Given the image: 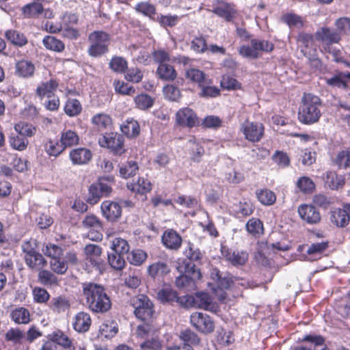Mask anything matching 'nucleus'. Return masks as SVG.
Masks as SVG:
<instances>
[{"instance_id":"603ef678","label":"nucleus","mask_w":350,"mask_h":350,"mask_svg":"<svg viewBox=\"0 0 350 350\" xmlns=\"http://www.w3.org/2000/svg\"><path fill=\"white\" fill-rule=\"evenodd\" d=\"M43 6L38 2H33L22 8V13L25 18H38L42 13Z\"/></svg>"},{"instance_id":"4d7b16f0","label":"nucleus","mask_w":350,"mask_h":350,"mask_svg":"<svg viewBox=\"0 0 350 350\" xmlns=\"http://www.w3.org/2000/svg\"><path fill=\"white\" fill-rule=\"evenodd\" d=\"M65 148L59 140L49 139L45 145V150L49 156L57 157L65 151Z\"/></svg>"},{"instance_id":"cd10ccee","label":"nucleus","mask_w":350,"mask_h":350,"mask_svg":"<svg viewBox=\"0 0 350 350\" xmlns=\"http://www.w3.org/2000/svg\"><path fill=\"white\" fill-rule=\"evenodd\" d=\"M49 308L55 313H64L70 310V301L66 295H60L51 299Z\"/></svg>"},{"instance_id":"393cba45","label":"nucleus","mask_w":350,"mask_h":350,"mask_svg":"<svg viewBox=\"0 0 350 350\" xmlns=\"http://www.w3.org/2000/svg\"><path fill=\"white\" fill-rule=\"evenodd\" d=\"M92 324L90 315L85 312H79L73 318L74 329L79 333H85L90 329Z\"/></svg>"},{"instance_id":"5701e85b","label":"nucleus","mask_w":350,"mask_h":350,"mask_svg":"<svg viewBox=\"0 0 350 350\" xmlns=\"http://www.w3.org/2000/svg\"><path fill=\"white\" fill-rule=\"evenodd\" d=\"M59 87V81L51 78L47 81L41 82L36 88L35 94L37 97L42 100L44 97L51 98Z\"/></svg>"},{"instance_id":"4be33fe9","label":"nucleus","mask_w":350,"mask_h":350,"mask_svg":"<svg viewBox=\"0 0 350 350\" xmlns=\"http://www.w3.org/2000/svg\"><path fill=\"white\" fill-rule=\"evenodd\" d=\"M161 242L165 248L177 251L181 247L183 239L175 230L171 228L163 232Z\"/></svg>"},{"instance_id":"c9c22d12","label":"nucleus","mask_w":350,"mask_h":350,"mask_svg":"<svg viewBox=\"0 0 350 350\" xmlns=\"http://www.w3.org/2000/svg\"><path fill=\"white\" fill-rule=\"evenodd\" d=\"M138 170V163L135 161L129 160L119 164V173L122 178L127 179L133 177Z\"/></svg>"},{"instance_id":"b1692460","label":"nucleus","mask_w":350,"mask_h":350,"mask_svg":"<svg viewBox=\"0 0 350 350\" xmlns=\"http://www.w3.org/2000/svg\"><path fill=\"white\" fill-rule=\"evenodd\" d=\"M148 275L153 279H163L170 272V269L165 261H157L150 264L147 268Z\"/></svg>"},{"instance_id":"774afa93","label":"nucleus","mask_w":350,"mask_h":350,"mask_svg":"<svg viewBox=\"0 0 350 350\" xmlns=\"http://www.w3.org/2000/svg\"><path fill=\"white\" fill-rule=\"evenodd\" d=\"M190 47L196 53H204L208 50L206 37L203 35L194 37L191 42Z\"/></svg>"},{"instance_id":"f257e3e1","label":"nucleus","mask_w":350,"mask_h":350,"mask_svg":"<svg viewBox=\"0 0 350 350\" xmlns=\"http://www.w3.org/2000/svg\"><path fill=\"white\" fill-rule=\"evenodd\" d=\"M82 288L86 305L92 312L103 314L110 310L111 300L103 286L94 282H85Z\"/></svg>"},{"instance_id":"9b49d317","label":"nucleus","mask_w":350,"mask_h":350,"mask_svg":"<svg viewBox=\"0 0 350 350\" xmlns=\"http://www.w3.org/2000/svg\"><path fill=\"white\" fill-rule=\"evenodd\" d=\"M240 129L245 139L253 144L261 141L265 135V126L260 122L245 120Z\"/></svg>"},{"instance_id":"bb28decb","label":"nucleus","mask_w":350,"mask_h":350,"mask_svg":"<svg viewBox=\"0 0 350 350\" xmlns=\"http://www.w3.org/2000/svg\"><path fill=\"white\" fill-rule=\"evenodd\" d=\"M35 70V65L31 61L21 59L16 63L15 73L19 77L31 78L34 75Z\"/></svg>"},{"instance_id":"dca6fc26","label":"nucleus","mask_w":350,"mask_h":350,"mask_svg":"<svg viewBox=\"0 0 350 350\" xmlns=\"http://www.w3.org/2000/svg\"><path fill=\"white\" fill-rule=\"evenodd\" d=\"M211 12L226 22L232 21L237 13L234 3L219 0L213 5Z\"/></svg>"},{"instance_id":"9d476101","label":"nucleus","mask_w":350,"mask_h":350,"mask_svg":"<svg viewBox=\"0 0 350 350\" xmlns=\"http://www.w3.org/2000/svg\"><path fill=\"white\" fill-rule=\"evenodd\" d=\"M79 18L76 14L66 12L63 15L60 26L64 38L73 40L80 37L79 31L76 27Z\"/></svg>"},{"instance_id":"f3484780","label":"nucleus","mask_w":350,"mask_h":350,"mask_svg":"<svg viewBox=\"0 0 350 350\" xmlns=\"http://www.w3.org/2000/svg\"><path fill=\"white\" fill-rule=\"evenodd\" d=\"M186 295L178 296L176 291L172 288H163L157 293V299L163 304L174 305L177 304L179 306L185 308V299Z\"/></svg>"},{"instance_id":"c756f323","label":"nucleus","mask_w":350,"mask_h":350,"mask_svg":"<svg viewBox=\"0 0 350 350\" xmlns=\"http://www.w3.org/2000/svg\"><path fill=\"white\" fill-rule=\"evenodd\" d=\"M222 254L226 260L234 266L243 265L248 259L247 253L243 251H232L227 249L226 250H222Z\"/></svg>"},{"instance_id":"49530a36","label":"nucleus","mask_w":350,"mask_h":350,"mask_svg":"<svg viewBox=\"0 0 350 350\" xmlns=\"http://www.w3.org/2000/svg\"><path fill=\"white\" fill-rule=\"evenodd\" d=\"M331 221L338 227H344L349 224V216L347 210L345 209L336 208L332 211Z\"/></svg>"},{"instance_id":"4c0bfd02","label":"nucleus","mask_w":350,"mask_h":350,"mask_svg":"<svg viewBox=\"0 0 350 350\" xmlns=\"http://www.w3.org/2000/svg\"><path fill=\"white\" fill-rule=\"evenodd\" d=\"M118 332V326L113 319L105 320L99 327V333L106 338L114 337Z\"/></svg>"},{"instance_id":"0eeeda50","label":"nucleus","mask_w":350,"mask_h":350,"mask_svg":"<svg viewBox=\"0 0 350 350\" xmlns=\"http://www.w3.org/2000/svg\"><path fill=\"white\" fill-rule=\"evenodd\" d=\"M90 46L88 53L93 57H100L109 51L110 36L108 33L96 30L90 33L88 36Z\"/></svg>"},{"instance_id":"a211bd4d","label":"nucleus","mask_w":350,"mask_h":350,"mask_svg":"<svg viewBox=\"0 0 350 350\" xmlns=\"http://www.w3.org/2000/svg\"><path fill=\"white\" fill-rule=\"evenodd\" d=\"M297 211L300 218L308 224H317L321 221V213L314 205L302 204L298 206Z\"/></svg>"},{"instance_id":"864d4df0","label":"nucleus","mask_w":350,"mask_h":350,"mask_svg":"<svg viewBox=\"0 0 350 350\" xmlns=\"http://www.w3.org/2000/svg\"><path fill=\"white\" fill-rule=\"evenodd\" d=\"M109 68L114 72L125 73L128 68V62L120 56H113L109 63Z\"/></svg>"},{"instance_id":"f8f14e48","label":"nucleus","mask_w":350,"mask_h":350,"mask_svg":"<svg viewBox=\"0 0 350 350\" xmlns=\"http://www.w3.org/2000/svg\"><path fill=\"white\" fill-rule=\"evenodd\" d=\"M175 125L192 129L200 125L197 113L191 108L185 107L178 109L175 114Z\"/></svg>"},{"instance_id":"0e129e2a","label":"nucleus","mask_w":350,"mask_h":350,"mask_svg":"<svg viewBox=\"0 0 350 350\" xmlns=\"http://www.w3.org/2000/svg\"><path fill=\"white\" fill-rule=\"evenodd\" d=\"M113 86L116 92L119 94L132 96L135 94V88L124 81L114 80Z\"/></svg>"},{"instance_id":"a19ab883","label":"nucleus","mask_w":350,"mask_h":350,"mask_svg":"<svg viewBox=\"0 0 350 350\" xmlns=\"http://www.w3.org/2000/svg\"><path fill=\"white\" fill-rule=\"evenodd\" d=\"M324 180L326 187L332 190L338 189L345 185V179L333 171L327 172Z\"/></svg>"},{"instance_id":"58836bf2","label":"nucleus","mask_w":350,"mask_h":350,"mask_svg":"<svg viewBox=\"0 0 350 350\" xmlns=\"http://www.w3.org/2000/svg\"><path fill=\"white\" fill-rule=\"evenodd\" d=\"M91 122L98 130L109 129L113 124L111 116L104 113L94 115L92 118Z\"/></svg>"},{"instance_id":"e433bc0d","label":"nucleus","mask_w":350,"mask_h":350,"mask_svg":"<svg viewBox=\"0 0 350 350\" xmlns=\"http://www.w3.org/2000/svg\"><path fill=\"white\" fill-rule=\"evenodd\" d=\"M27 265L33 270L39 271L47 265L46 260L38 252L25 258Z\"/></svg>"},{"instance_id":"7c9ffc66","label":"nucleus","mask_w":350,"mask_h":350,"mask_svg":"<svg viewBox=\"0 0 350 350\" xmlns=\"http://www.w3.org/2000/svg\"><path fill=\"white\" fill-rule=\"evenodd\" d=\"M185 77L190 82L197 84L199 88L203 85V83L211 82V79L202 70L194 68L186 70Z\"/></svg>"},{"instance_id":"2eb2a0df","label":"nucleus","mask_w":350,"mask_h":350,"mask_svg":"<svg viewBox=\"0 0 350 350\" xmlns=\"http://www.w3.org/2000/svg\"><path fill=\"white\" fill-rule=\"evenodd\" d=\"M338 31L327 26L319 27L314 33L315 38L322 44L324 47L330 46L334 44H339L342 40V36Z\"/></svg>"},{"instance_id":"2f4dec72","label":"nucleus","mask_w":350,"mask_h":350,"mask_svg":"<svg viewBox=\"0 0 350 350\" xmlns=\"http://www.w3.org/2000/svg\"><path fill=\"white\" fill-rule=\"evenodd\" d=\"M38 281L42 285L47 287L57 286L59 283L58 278L52 271L43 269L39 270Z\"/></svg>"},{"instance_id":"680f3d73","label":"nucleus","mask_w":350,"mask_h":350,"mask_svg":"<svg viewBox=\"0 0 350 350\" xmlns=\"http://www.w3.org/2000/svg\"><path fill=\"white\" fill-rule=\"evenodd\" d=\"M179 337L183 342V345H191L193 347L199 345L200 342V338L190 329H186L180 332Z\"/></svg>"},{"instance_id":"e2e57ef3","label":"nucleus","mask_w":350,"mask_h":350,"mask_svg":"<svg viewBox=\"0 0 350 350\" xmlns=\"http://www.w3.org/2000/svg\"><path fill=\"white\" fill-rule=\"evenodd\" d=\"M183 269V273L191 277L193 280H199L202 278L200 269L191 261H183V266L180 267Z\"/></svg>"},{"instance_id":"bf43d9fd","label":"nucleus","mask_w":350,"mask_h":350,"mask_svg":"<svg viewBox=\"0 0 350 350\" xmlns=\"http://www.w3.org/2000/svg\"><path fill=\"white\" fill-rule=\"evenodd\" d=\"M299 340L313 344L314 347L317 348L314 350H329L327 345H325V340L324 337L321 335L308 334L301 339H299Z\"/></svg>"},{"instance_id":"de8ad7c7","label":"nucleus","mask_w":350,"mask_h":350,"mask_svg":"<svg viewBox=\"0 0 350 350\" xmlns=\"http://www.w3.org/2000/svg\"><path fill=\"white\" fill-rule=\"evenodd\" d=\"M42 43L46 49L52 51L61 53L65 49L64 43L53 36H46L42 40Z\"/></svg>"},{"instance_id":"f03ea898","label":"nucleus","mask_w":350,"mask_h":350,"mask_svg":"<svg viewBox=\"0 0 350 350\" xmlns=\"http://www.w3.org/2000/svg\"><path fill=\"white\" fill-rule=\"evenodd\" d=\"M44 254L51 258L50 268L51 271L59 275L66 273L68 265H75L78 263L77 253L75 250H70L64 254L63 249L53 243H48L46 245Z\"/></svg>"},{"instance_id":"79ce46f5","label":"nucleus","mask_w":350,"mask_h":350,"mask_svg":"<svg viewBox=\"0 0 350 350\" xmlns=\"http://www.w3.org/2000/svg\"><path fill=\"white\" fill-rule=\"evenodd\" d=\"M10 317L17 324H27L31 321L30 313L24 307H18L13 310L10 314Z\"/></svg>"},{"instance_id":"8fccbe9b","label":"nucleus","mask_w":350,"mask_h":350,"mask_svg":"<svg viewBox=\"0 0 350 350\" xmlns=\"http://www.w3.org/2000/svg\"><path fill=\"white\" fill-rule=\"evenodd\" d=\"M14 130L18 134L26 137H31L36 133L37 129L33 124L20 121L14 125Z\"/></svg>"},{"instance_id":"39448f33","label":"nucleus","mask_w":350,"mask_h":350,"mask_svg":"<svg viewBox=\"0 0 350 350\" xmlns=\"http://www.w3.org/2000/svg\"><path fill=\"white\" fill-rule=\"evenodd\" d=\"M131 305L134 308L136 318L144 324H152L154 319V305L150 299L144 294H139L131 299Z\"/></svg>"},{"instance_id":"052dcab7","label":"nucleus","mask_w":350,"mask_h":350,"mask_svg":"<svg viewBox=\"0 0 350 350\" xmlns=\"http://www.w3.org/2000/svg\"><path fill=\"white\" fill-rule=\"evenodd\" d=\"M191 145V158L195 162H199L204 154V147L196 141V137L192 136L188 141Z\"/></svg>"},{"instance_id":"c03bdc74","label":"nucleus","mask_w":350,"mask_h":350,"mask_svg":"<svg viewBox=\"0 0 350 350\" xmlns=\"http://www.w3.org/2000/svg\"><path fill=\"white\" fill-rule=\"evenodd\" d=\"M245 228L248 233L255 237H260L264 234L263 223L258 218L250 219L246 223Z\"/></svg>"},{"instance_id":"6ab92c4d","label":"nucleus","mask_w":350,"mask_h":350,"mask_svg":"<svg viewBox=\"0 0 350 350\" xmlns=\"http://www.w3.org/2000/svg\"><path fill=\"white\" fill-rule=\"evenodd\" d=\"M126 187L129 190L135 193V196H140L143 197V200H146L147 193L151 191L152 185L148 179L144 177H139L136 182L128 183Z\"/></svg>"},{"instance_id":"20e7f679","label":"nucleus","mask_w":350,"mask_h":350,"mask_svg":"<svg viewBox=\"0 0 350 350\" xmlns=\"http://www.w3.org/2000/svg\"><path fill=\"white\" fill-rule=\"evenodd\" d=\"M315 40L314 34L305 31L299 32L296 38L297 46L301 53L308 58L310 66L320 69L322 61L318 57V46Z\"/></svg>"},{"instance_id":"ea45409f","label":"nucleus","mask_w":350,"mask_h":350,"mask_svg":"<svg viewBox=\"0 0 350 350\" xmlns=\"http://www.w3.org/2000/svg\"><path fill=\"white\" fill-rule=\"evenodd\" d=\"M52 340L57 344L59 350H75L72 340L66 334L61 331L55 332Z\"/></svg>"},{"instance_id":"473e14b6","label":"nucleus","mask_w":350,"mask_h":350,"mask_svg":"<svg viewBox=\"0 0 350 350\" xmlns=\"http://www.w3.org/2000/svg\"><path fill=\"white\" fill-rule=\"evenodd\" d=\"M59 139L65 149L77 146L80 141L78 133L71 129H64L60 133Z\"/></svg>"},{"instance_id":"7ed1b4c3","label":"nucleus","mask_w":350,"mask_h":350,"mask_svg":"<svg viewBox=\"0 0 350 350\" xmlns=\"http://www.w3.org/2000/svg\"><path fill=\"white\" fill-rule=\"evenodd\" d=\"M322 106L319 96L311 93H304L298 108V120L306 125L317 123L322 116Z\"/></svg>"},{"instance_id":"a18cd8bd","label":"nucleus","mask_w":350,"mask_h":350,"mask_svg":"<svg viewBox=\"0 0 350 350\" xmlns=\"http://www.w3.org/2000/svg\"><path fill=\"white\" fill-rule=\"evenodd\" d=\"M255 206L250 201H240L236 204L234 211L235 216L237 218H245L250 216L254 211Z\"/></svg>"},{"instance_id":"aec40b11","label":"nucleus","mask_w":350,"mask_h":350,"mask_svg":"<svg viewBox=\"0 0 350 350\" xmlns=\"http://www.w3.org/2000/svg\"><path fill=\"white\" fill-rule=\"evenodd\" d=\"M69 159L74 165H85L92 159V151L85 147L72 148L69 152Z\"/></svg>"},{"instance_id":"3c124183","label":"nucleus","mask_w":350,"mask_h":350,"mask_svg":"<svg viewBox=\"0 0 350 350\" xmlns=\"http://www.w3.org/2000/svg\"><path fill=\"white\" fill-rule=\"evenodd\" d=\"M147 253L142 249H134L127 254L128 262L135 266L142 265L147 259Z\"/></svg>"},{"instance_id":"412c9836","label":"nucleus","mask_w":350,"mask_h":350,"mask_svg":"<svg viewBox=\"0 0 350 350\" xmlns=\"http://www.w3.org/2000/svg\"><path fill=\"white\" fill-rule=\"evenodd\" d=\"M103 216L108 221H117L122 215V206L116 202L105 200L100 205Z\"/></svg>"},{"instance_id":"4468645a","label":"nucleus","mask_w":350,"mask_h":350,"mask_svg":"<svg viewBox=\"0 0 350 350\" xmlns=\"http://www.w3.org/2000/svg\"><path fill=\"white\" fill-rule=\"evenodd\" d=\"M183 299H185V308L195 307L210 311L215 308L211 297L207 293H196L194 295H186V298Z\"/></svg>"},{"instance_id":"f704fd0d","label":"nucleus","mask_w":350,"mask_h":350,"mask_svg":"<svg viewBox=\"0 0 350 350\" xmlns=\"http://www.w3.org/2000/svg\"><path fill=\"white\" fill-rule=\"evenodd\" d=\"M156 73L160 79L166 81H173L177 77L176 69L168 63L159 65Z\"/></svg>"},{"instance_id":"423d86ee","label":"nucleus","mask_w":350,"mask_h":350,"mask_svg":"<svg viewBox=\"0 0 350 350\" xmlns=\"http://www.w3.org/2000/svg\"><path fill=\"white\" fill-rule=\"evenodd\" d=\"M136 334L141 338H146L140 344L142 350H161L162 343L159 331L152 324L146 323L138 325Z\"/></svg>"},{"instance_id":"1a4fd4ad","label":"nucleus","mask_w":350,"mask_h":350,"mask_svg":"<svg viewBox=\"0 0 350 350\" xmlns=\"http://www.w3.org/2000/svg\"><path fill=\"white\" fill-rule=\"evenodd\" d=\"M101 147L108 148L114 155H122L126 150L124 147V138L118 133H105L98 140Z\"/></svg>"},{"instance_id":"6e6552de","label":"nucleus","mask_w":350,"mask_h":350,"mask_svg":"<svg viewBox=\"0 0 350 350\" xmlns=\"http://www.w3.org/2000/svg\"><path fill=\"white\" fill-rule=\"evenodd\" d=\"M251 45H242L239 49V54L243 57L256 59L260 57L263 53H269L274 49L273 42L257 38L250 40Z\"/></svg>"},{"instance_id":"6e6d98bb","label":"nucleus","mask_w":350,"mask_h":350,"mask_svg":"<svg viewBox=\"0 0 350 350\" xmlns=\"http://www.w3.org/2000/svg\"><path fill=\"white\" fill-rule=\"evenodd\" d=\"M64 112L70 117L79 115L82 111V106L79 100L69 98L66 100L64 107Z\"/></svg>"},{"instance_id":"a878e982","label":"nucleus","mask_w":350,"mask_h":350,"mask_svg":"<svg viewBox=\"0 0 350 350\" xmlns=\"http://www.w3.org/2000/svg\"><path fill=\"white\" fill-rule=\"evenodd\" d=\"M84 252L87 256V260H88L91 264L100 269L103 265V261L100 258L102 254V248L94 244L87 245L84 248Z\"/></svg>"},{"instance_id":"13d9d810","label":"nucleus","mask_w":350,"mask_h":350,"mask_svg":"<svg viewBox=\"0 0 350 350\" xmlns=\"http://www.w3.org/2000/svg\"><path fill=\"white\" fill-rule=\"evenodd\" d=\"M135 9L136 12L149 17L152 20H155L157 10L153 4L146 1L139 2L136 4Z\"/></svg>"},{"instance_id":"338daca9","label":"nucleus","mask_w":350,"mask_h":350,"mask_svg":"<svg viewBox=\"0 0 350 350\" xmlns=\"http://www.w3.org/2000/svg\"><path fill=\"white\" fill-rule=\"evenodd\" d=\"M134 102L137 108L147 110L153 106L154 100L147 94H141L134 98Z\"/></svg>"},{"instance_id":"ddd939ff","label":"nucleus","mask_w":350,"mask_h":350,"mask_svg":"<svg viewBox=\"0 0 350 350\" xmlns=\"http://www.w3.org/2000/svg\"><path fill=\"white\" fill-rule=\"evenodd\" d=\"M191 325L198 332L208 334L215 329V323L212 318L206 314L196 312L190 316Z\"/></svg>"},{"instance_id":"5fc2aeb1","label":"nucleus","mask_w":350,"mask_h":350,"mask_svg":"<svg viewBox=\"0 0 350 350\" xmlns=\"http://www.w3.org/2000/svg\"><path fill=\"white\" fill-rule=\"evenodd\" d=\"M296 187L304 194L312 193L316 187L314 181L308 176L300 177L296 183Z\"/></svg>"},{"instance_id":"72a5a7b5","label":"nucleus","mask_w":350,"mask_h":350,"mask_svg":"<svg viewBox=\"0 0 350 350\" xmlns=\"http://www.w3.org/2000/svg\"><path fill=\"white\" fill-rule=\"evenodd\" d=\"M120 129L122 133L129 138H135L140 133L138 122L133 118L125 120L121 125Z\"/></svg>"},{"instance_id":"09e8293b","label":"nucleus","mask_w":350,"mask_h":350,"mask_svg":"<svg viewBox=\"0 0 350 350\" xmlns=\"http://www.w3.org/2000/svg\"><path fill=\"white\" fill-rule=\"evenodd\" d=\"M110 248L113 252L124 256L129 254L131 247L127 240L116 237L111 241Z\"/></svg>"},{"instance_id":"37998d69","label":"nucleus","mask_w":350,"mask_h":350,"mask_svg":"<svg viewBox=\"0 0 350 350\" xmlns=\"http://www.w3.org/2000/svg\"><path fill=\"white\" fill-rule=\"evenodd\" d=\"M256 196L260 203L265 206L273 205L276 201L275 193L267 188L257 189Z\"/></svg>"},{"instance_id":"69168bd1","label":"nucleus","mask_w":350,"mask_h":350,"mask_svg":"<svg viewBox=\"0 0 350 350\" xmlns=\"http://www.w3.org/2000/svg\"><path fill=\"white\" fill-rule=\"evenodd\" d=\"M114 183V178L112 176L100 177L96 185L99 186V189L103 196H108L112 191V185Z\"/></svg>"},{"instance_id":"c85d7f7f","label":"nucleus","mask_w":350,"mask_h":350,"mask_svg":"<svg viewBox=\"0 0 350 350\" xmlns=\"http://www.w3.org/2000/svg\"><path fill=\"white\" fill-rule=\"evenodd\" d=\"M7 40L13 46L18 48L25 46L28 43L27 36L16 29H8L5 32Z\"/></svg>"}]
</instances>
